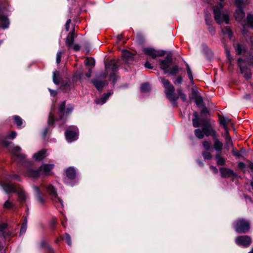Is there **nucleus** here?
<instances>
[{"label": "nucleus", "mask_w": 253, "mask_h": 253, "mask_svg": "<svg viewBox=\"0 0 253 253\" xmlns=\"http://www.w3.org/2000/svg\"><path fill=\"white\" fill-rule=\"evenodd\" d=\"M71 19H68L66 23V24H65L66 30L67 31H68L69 30V27H70V24L71 23Z\"/></svg>", "instance_id": "obj_53"}, {"label": "nucleus", "mask_w": 253, "mask_h": 253, "mask_svg": "<svg viewBox=\"0 0 253 253\" xmlns=\"http://www.w3.org/2000/svg\"><path fill=\"white\" fill-rule=\"evenodd\" d=\"M34 189L37 201L39 204H42L44 203L45 200L42 197H41L39 188L37 187H35Z\"/></svg>", "instance_id": "obj_22"}, {"label": "nucleus", "mask_w": 253, "mask_h": 253, "mask_svg": "<svg viewBox=\"0 0 253 253\" xmlns=\"http://www.w3.org/2000/svg\"><path fill=\"white\" fill-rule=\"evenodd\" d=\"M66 173L67 176L70 179L74 178L76 175L75 169L73 168H69L67 169Z\"/></svg>", "instance_id": "obj_27"}, {"label": "nucleus", "mask_w": 253, "mask_h": 253, "mask_svg": "<svg viewBox=\"0 0 253 253\" xmlns=\"http://www.w3.org/2000/svg\"><path fill=\"white\" fill-rule=\"evenodd\" d=\"M216 160L217 164L219 165H223L224 164V160L219 155L216 156Z\"/></svg>", "instance_id": "obj_35"}, {"label": "nucleus", "mask_w": 253, "mask_h": 253, "mask_svg": "<svg viewBox=\"0 0 253 253\" xmlns=\"http://www.w3.org/2000/svg\"><path fill=\"white\" fill-rule=\"evenodd\" d=\"M21 149L19 146H15L12 148L11 152L12 155L16 157L17 160L21 161L25 158V155L21 153Z\"/></svg>", "instance_id": "obj_10"}, {"label": "nucleus", "mask_w": 253, "mask_h": 253, "mask_svg": "<svg viewBox=\"0 0 253 253\" xmlns=\"http://www.w3.org/2000/svg\"><path fill=\"white\" fill-rule=\"evenodd\" d=\"M239 167L241 168H244L245 167V165L243 163H239Z\"/></svg>", "instance_id": "obj_63"}, {"label": "nucleus", "mask_w": 253, "mask_h": 253, "mask_svg": "<svg viewBox=\"0 0 253 253\" xmlns=\"http://www.w3.org/2000/svg\"><path fill=\"white\" fill-rule=\"evenodd\" d=\"M59 76V73L57 72H54L53 73V82L55 84H59V81L57 77Z\"/></svg>", "instance_id": "obj_37"}, {"label": "nucleus", "mask_w": 253, "mask_h": 253, "mask_svg": "<svg viewBox=\"0 0 253 253\" xmlns=\"http://www.w3.org/2000/svg\"><path fill=\"white\" fill-rule=\"evenodd\" d=\"M9 24V22L7 18L0 13V27L5 29L8 27Z\"/></svg>", "instance_id": "obj_16"}, {"label": "nucleus", "mask_w": 253, "mask_h": 253, "mask_svg": "<svg viewBox=\"0 0 253 253\" xmlns=\"http://www.w3.org/2000/svg\"><path fill=\"white\" fill-rule=\"evenodd\" d=\"M150 88V85L147 83L143 84L141 85L140 87L141 91L143 92H147L148 91H149Z\"/></svg>", "instance_id": "obj_33"}, {"label": "nucleus", "mask_w": 253, "mask_h": 253, "mask_svg": "<svg viewBox=\"0 0 253 253\" xmlns=\"http://www.w3.org/2000/svg\"><path fill=\"white\" fill-rule=\"evenodd\" d=\"M49 91H50V93H51V94L52 95H53V96H55V95H56V91L53 90H51V89H49Z\"/></svg>", "instance_id": "obj_59"}, {"label": "nucleus", "mask_w": 253, "mask_h": 253, "mask_svg": "<svg viewBox=\"0 0 253 253\" xmlns=\"http://www.w3.org/2000/svg\"><path fill=\"white\" fill-rule=\"evenodd\" d=\"M144 65H145V67L147 68H148V69L152 68V67L151 66V64L148 62H146Z\"/></svg>", "instance_id": "obj_56"}, {"label": "nucleus", "mask_w": 253, "mask_h": 253, "mask_svg": "<svg viewBox=\"0 0 253 253\" xmlns=\"http://www.w3.org/2000/svg\"><path fill=\"white\" fill-rule=\"evenodd\" d=\"M230 121V120L228 118H220V123L223 126L224 128L225 129V131L227 130L226 127V124Z\"/></svg>", "instance_id": "obj_31"}, {"label": "nucleus", "mask_w": 253, "mask_h": 253, "mask_svg": "<svg viewBox=\"0 0 253 253\" xmlns=\"http://www.w3.org/2000/svg\"><path fill=\"white\" fill-rule=\"evenodd\" d=\"M65 239L66 240V241L67 242V243L69 245V246H71V244H72V242H71V237L70 236V235L67 234V233H66L65 234Z\"/></svg>", "instance_id": "obj_43"}, {"label": "nucleus", "mask_w": 253, "mask_h": 253, "mask_svg": "<svg viewBox=\"0 0 253 253\" xmlns=\"http://www.w3.org/2000/svg\"><path fill=\"white\" fill-rule=\"evenodd\" d=\"M10 177L13 179H18V176L17 175H11L10 176Z\"/></svg>", "instance_id": "obj_62"}, {"label": "nucleus", "mask_w": 253, "mask_h": 253, "mask_svg": "<svg viewBox=\"0 0 253 253\" xmlns=\"http://www.w3.org/2000/svg\"><path fill=\"white\" fill-rule=\"evenodd\" d=\"M210 168L214 173H217L218 169L215 167L211 166H210Z\"/></svg>", "instance_id": "obj_54"}, {"label": "nucleus", "mask_w": 253, "mask_h": 253, "mask_svg": "<svg viewBox=\"0 0 253 253\" xmlns=\"http://www.w3.org/2000/svg\"><path fill=\"white\" fill-rule=\"evenodd\" d=\"M223 7L222 3H219L217 6L213 7L214 17L215 21L219 24L223 23H228L229 16L226 13L221 11Z\"/></svg>", "instance_id": "obj_2"}, {"label": "nucleus", "mask_w": 253, "mask_h": 253, "mask_svg": "<svg viewBox=\"0 0 253 253\" xmlns=\"http://www.w3.org/2000/svg\"><path fill=\"white\" fill-rule=\"evenodd\" d=\"M226 55L228 57V58H229V59L230 60H231V58H230V55L229 54V51L228 49H226Z\"/></svg>", "instance_id": "obj_61"}, {"label": "nucleus", "mask_w": 253, "mask_h": 253, "mask_svg": "<svg viewBox=\"0 0 253 253\" xmlns=\"http://www.w3.org/2000/svg\"><path fill=\"white\" fill-rule=\"evenodd\" d=\"M187 74H188V77H189V79L191 80H193V78L192 72H189Z\"/></svg>", "instance_id": "obj_60"}, {"label": "nucleus", "mask_w": 253, "mask_h": 253, "mask_svg": "<svg viewBox=\"0 0 253 253\" xmlns=\"http://www.w3.org/2000/svg\"><path fill=\"white\" fill-rule=\"evenodd\" d=\"M195 134L199 139H203L205 136L203 128L202 129L200 128L196 129L195 130Z\"/></svg>", "instance_id": "obj_28"}, {"label": "nucleus", "mask_w": 253, "mask_h": 253, "mask_svg": "<svg viewBox=\"0 0 253 253\" xmlns=\"http://www.w3.org/2000/svg\"><path fill=\"white\" fill-rule=\"evenodd\" d=\"M6 225L5 223L0 224V232L2 231L6 227Z\"/></svg>", "instance_id": "obj_55"}, {"label": "nucleus", "mask_w": 253, "mask_h": 253, "mask_svg": "<svg viewBox=\"0 0 253 253\" xmlns=\"http://www.w3.org/2000/svg\"><path fill=\"white\" fill-rule=\"evenodd\" d=\"M248 3V0H236L235 4L238 7L235 13L236 19L239 21L241 20L245 17V12L242 7Z\"/></svg>", "instance_id": "obj_4"}, {"label": "nucleus", "mask_w": 253, "mask_h": 253, "mask_svg": "<svg viewBox=\"0 0 253 253\" xmlns=\"http://www.w3.org/2000/svg\"><path fill=\"white\" fill-rule=\"evenodd\" d=\"M143 51L145 53L151 56L153 58H155L159 56H162L164 55L163 51H157L151 48H144Z\"/></svg>", "instance_id": "obj_8"}, {"label": "nucleus", "mask_w": 253, "mask_h": 253, "mask_svg": "<svg viewBox=\"0 0 253 253\" xmlns=\"http://www.w3.org/2000/svg\"><path fill=\"white\" fill-rule=\"evenodd\" d=\"M235 242L238 245L247 247L251 243V238L248 236H240L236 238Z\"/></svg>", "instance_id": "obj_7"}, {"label": "nucleus", "mask_w": 253, "mask_h": 253, "mask_svg": "<svg viewBox=\"0 0 253 253\" xmlns=\"http://www.w3.org/2000/svg\"><path fill=\"white\" fill-rule=\"evenodd\" d=\"M47 190L49 194L51 196L53 200L55 202H58L61 206L63 207V201L58 197L56 189L51 185L49 184L47 187Z\"/></svg>", "instance_id": "obj_6"}, {"label": "nucleus", "mask_w": 253, "mask_h": 253, "mask_svg": "<svg viewBox=\"0 0 253 253\" xmlns=\"http://www.w3.org/2000/svg\"><path fill=\"white\" fill-rule=\"evenodd\" d=\"M123 57L124 61L128 64L130 63L133 60V55L127 50L124 51Z\"/></svg>", "instance_id": "obj_17"}, {"label": "nucleus", "mask_w": 253, "mask_h": 253, "mask_svg": "<svg viewBox=\"0 0 253 253\" xmlns=\"http://www.w3.org/2000/svg\"><path fill=\"white\" fill-rule=\"evenodd\" d=\"M143 51L145 53L151 56L153 58H155L159 56H162L164 55L163 51H157L151 48H144Z\"/></svg>", "instance_id": "obj_9"}, {"label": "nucleus", "mask_w": 253, "mask_h": 253, "mask_svg": "<svg viewBox=\"0 0 253 253\" xmlns=\"http://www.w3.org/2000/svg\"><path fill=\"white\" fill-rule=\"evenodd\" d=\"M214 148L217 151H220L222 149L223 144L217 138V136L214 137Z\"/></svg>", "instance_id": "obj_23"}, {"label": "nucleus", "mask_w": 253, "mask_h": 253, "mask_svg": "<svg viewBox=\"0 0 253 253\" xmlns=\"http://www.w3.org/2000/svg\"><path fill=\"white\" fill-rule=\"evenodd\" d=\"M45 153L46 151L45 150H42L40 151L37 153H35L33 157L36 160L40 161L45 157Z\"/></svg>", "instance_id": "obj_20"}, {"label": "nucleus", "mask_w": 253, "mask_h": 253, "mask_svg": "<svg viewBox=\"0 0 253 253\" xmlns=\"http://www.w3.org/2000/svg\"><path fill=\"white\" fill-rule=\"evenodd\" d=\"M204 148L206 150H209L211 148V143L208 141H204L203 142Z\"/></svg>", "instance_id": "obj_39"}, {"label": "nucleus", "mask_w": 253, "mask_h": 253, "mask_svg": "<svg viewBox=\"0 0 253 253\" xmlns=\"http://www.w3.org/2000/svg\"><path fill=\"white\" fill-rule=\"evenodd\" d=\"M172 63V57L171 55L167 56L165 60H161L160 68L162 69L165 74L169 73L171 75L176 74L178 71L177 66H174L171 69L169 67Z\"/></svg>", "instance_id": "obj_1"}, {"label": "nucleus", "mask_w": 253, "mask_h": 253, "mask_svg": "<svg viewBox=\"0 0 253 253\" xmlns=\"http://www.w3.org/2000/svg\"><path fill=\"white\" fill-rule=\"evenodd\" d=\"M26 174L29 177L33 178L37 177L42 175L40 168L38 169H36L32 168H28L27 169Z\"/></svg>", "instance_id": "obj_11"}, {"label": "nucleus", "mask_w": 253, "mask_h": 253, "mask_svg": "<svg viewBox=\"0 0 253 253\" xmlns=\"http://www.w3.org/2000/svg\"><path fill=\"white\" fill-rule=\"evenodd\" d=\"M17 133L15 131H12L7 134L6 138L10 139H13L16 136Z\"/></svg>", "instance_id": "obj_40"}, {"label": "nucleus", "mask_w": 253, "mask_h": 253, "mask_svg": "<svg viewBox=\"0 0 253 253\" xmlns=\"http://www.w3.org/2000/svg\"><path fill=\"white\" fill-rule=\"evenodd\" d=\"M74 32H72L70 33L68 37L66 39V44L69 47H71V46L74 44Z\"/></svg>", "instance_id": "obj_24"}, {"label": "nucleus", "mask_w": 253, "mask_h": 253, "mask_svg": "<svg viewBox=\"0 0 253 253\" xmlns=\"http://www.w3.org/2000/svg\"><path fill=\"white\" fill-rule=\"evenodd\" d=\"M86 64L89 65L93 66L95 64V62L93 60L87 59L85 60Z\"/></svg>", "instance_id": "obj_48"}, {"label": "nucleus", "mask_w": 253, "mask_h": 253, "mask_svg": "<svg viewBox=\"0 0 253 253\" xmlns=\"http://www.w3.org/2000/svg\"><path fill=\"white\" fill-rule=\"evenodd\" d=\"M54 121V117L51 115V114L49 115V120H48V124L49 125H52L53 124Z\"/></svg>", "instance_id": "obj_51"}, {"label": "nucleus", "mask_w": 253, "mask_h": 253, "mask_svg": "<svg viewBox=\"0 0 253 253\" xmlns=\"http://www.w3.org/2000/svg\"><path fill=\"white\" fill-rule=\"evenodd\" d=\"M177 92L179 96L182 100V101H185L186 100V96L183 93V91L180 88H179L177 89Z\"/></svg>", "instance_id": "obj_36"}, {"label": "nucleus", "mask_w": 253, "mask_h": 253, "mask_svg": "<svg viewBox=\"0 0 253 253\" xmlns=\"http://www.w3.org/2000/svg\"><path fill=\"white\" fill-rule=\"evenodd\" d=\"M235 50L238 54H240L242 53L243 50H244V49L242 47V46L239 44H237L236 46H235Z\"/></svg>", "instance_id": "obj_42"}, {"label": "nucleus", "mask_w": 253, "mask_h": 253, "mask_svg": "<svg viewBox=\"0 0 253 253\" xmlns=\"http://www.w3.org/2000/svg\"><path fill=\"white\" fill-rule=\"evenodd\" d=\"M19 200L21 202H24L26 199V196L25 192L23 191H21L19 192Z\"/></svg>", "instance_id": "obj_34"}, {"label": "nucleus", "mask_w": 253, "mask_h": 253, "mask_svg": "<svg viewBox=\"0 0 253 253\" xmlns=\"http://www.w3.org/2000/svg\"><path fill=\"white\" fill-rule=\"evenodd\" d=\"M91 74V69L89 68L88 69V72L86 74V76L88 78L90 77Z\"/></svg>", "instance_id": "obj_57"}, {"label": "nucleus", "mask_w": 253, "mask_h": 253, "mask_svg": "<svg viewBox=\"0 0 253 253\" xmlns=\"http://www.w3.org/2000/svg\"><path fill=\"white\" fill-rule=\"evenodd\" d=\"M210 32L212 33V34H214L215 33L214 30L212 28H210Z\"/></svg>", "instance_id": "obj_64"}, {"label": "nucleus", "mask_w": 253, "mask_h": 253, "mask_svg": "<svg viewBox=\"0 0 253 253\" xmlns=\"http://www.w3.org/2000/svg\"><path fill=\"white\" fill-rule=\"evenodd\" d=\"M54 165L52 164H43L40 168L42 175H47L53 168Z\"/></svg>", "instance_id": "obj_13"}, {"label": "nucleus", "mask_w": 253, "mask_h": 253, "mask_svg": "<svg viewBox=\"0 0 253 253\" xmlns=\"http://www.w3.org/2000/svg\"><path fill=\"white\" fill-rule=\"evenodd\" d=\"M220 171L221 172L222 176L223 177H225L228 175H229L232 172V171L230 169L224 168H221L220 169Z\"/></svg>", "instance_id": "obj_29"}, {"label": "nucleus", "mask_w": 253, "mask_h": 253, "mask_svg": "<svg viewBox=\"0 0 253 253\" xmlns=\"http://www.w3.org/2000/svg\"><path fill=\"white\" fill-rule=\"evenodd\" d=\"M201 113L203 114H206L208 113V110L206 107H203L201 110Z\"/></svg>", "instance_id": "obj_58"}, {"label": "nucleus", "mask_w": 253, "mask_h": 253, "mask_svg": "<svg viewBox=\"0 0 253 253\" xmlns=\"http://www.w3.org/2000/svg\"><path fill=\"white\" fill-rule=\"evenodd\" d=\"M222 32L224 34H227L230 37L231 36V32L228 27H226L225 29H222Z\"/></svg>", "instance_id": "obj_44"}, {"label": "nucleus", "mask_w": 253, "mask_h": 253, "mask_svg": "<svg viewBox=\"0 0 253 253\" xmlns=\"http://www.w3.org/2000/svg\"><path fill=\"white\" fill-rule=\"evenodd\" d=\"M70 48H72L75 51H78L80 49V47L79 45L74 43Z\"/></svg>", "instance_id": "obj_52"}, {"label": "nucleus", "mask_w": 253, "mask_h": 253, "mask_svg": "<svg viewBox=\"0 0 253 253\" xmlns=\"http://www.w3.org/2000/svg\"><path fill=\"white\" fill-rule=\"evenodd\" d=\"M238 61L241 73L244 74V76L246 79H250L251 77L250 71L243 67L242 64V59L241 58H239Z\"/></svg>", "instance_id": "obj_12"}, {"label": "nucleus", "mask_w": 253, "mask_h": 253, "mask_svg": "<svg viewBox=\"0 0 253 253\" xmlns=\"http://www.w3.org/2000/svg\"><path fill=\"white\" fill-rule=\"evenodd\" d=\"M194 116L195 117V118H194L192 120L193 125L195 127H199V126H200V125L198 122V120H199L198 114L197 112H194Z\"/></svg>", "instance_id": "obj_30"}, {"label": "nucleus", "mask_w": 253, "mask_h": 253, "mask_svg": "<svg viewBox=\"0 0 253 253\" xmlns=\"http://www.w3.org/2000/svg\"><path fill=\"white\" fill-rule=\"evenodd\" d=\"M235 230L239 233H245L250 229V224L244 219L238 220L234 226Z\"/></svg>", "instance_id": "obj_5"}, {"label": "nucleus", "mask_w": 253, "mask_h": 253, "mask_svg": "<svg viewBox=\"0 0 253 253\" xmlns=\"http://www.w3.org/2000/svg\"><path fill=\"white\" fill-rule=\"evenodd\" d=\"M13 119L14 120V123L16 124V125L20 127L23 124L22 119L19 116H15L13 117Z\"/></svg>", "instance_id": "obj_32"}, {"label": "nucleus", "mask_w": 253, "mask_h": 253, "mask_svg": "<svg viewBox=\"0 0 253 253\" xmlns=\"http://www.w3.org/2000/svg\"><path fill=\"white\" fill-rule=\"evenodd\" d=\"M2 186L4 191L7 194L15 192V188L11 184L8 183H3L2 184Z\"/></svg>", "instance_id": "obj_21"}, {"label": "nucleus", "mask_w": 253, "mask_h": 253, "mask_svg": "<svg viewBox=\"0 0 253 253\" xmlns=\"http://www.w3.org/2000/svg\"><path fill=\"white\" fill-rule=\"evenodd\" d=\"M72 108H65V102L63 101L61 103L59 107V111L60 113V119L62 118L64 114H68L69 112H71L72 110Z\"/></svg>", "instance_id": "obj_18"}, {"label": "nucleus", "mask_w": 253, "mask_h": 253, "mask_svg": "<svg viewBox=\"0 0 253 253\" xmlns=\"http://www.w3.org/2000/svg\"><path fill=\"white\" fill-rule=\"evenodd\" d=\"M247 21L248 24L252 27H253V15L250 14L247 17Z\"/></svg>", "instance_id": "obj_38"}, {"label": "nucleus", "mask_w": 253, "mask_h": 253, "mask_svg": "<svg viewBox=\"0 0 253 253\" xmlns=\"http://www.w3.org/2000/svg\"><path fill=\"white\" fill-rule=\"evenodd\" d=\"M65 136L68 142H72L77 139L78 133L74 131L68 130L65 132Z\"/></svg>", "instance_id": "obj_15"}, {"label": "nucleus", "mask_w": 253, "mask_h": 253, "mask_svg": "<svg viewBox=\"0 0 253 253\" xmlns=\"http://www.w3.org/2000/svg\"><path fill=\"white\" fill-rule=\"evenodd\" d=\"M202 155L205 159H211V155L209 152H204Z\"/></svg>", "instance_id": "obj_47"}, {"label": "nucleus", "mask_w": 253, "mask_h": 253, "mask_svg": "<svg viewBox=\"0 0 253 253\" xmlns=\"http://www.w3.org/2000/svg\"><path fill=\"white\" fill-rule=\"evenodd\" d=\"M112 93H113L112 92H109L108 93L104 94L103 96L101 98L96 99L95 101V103L97 104H99V105H102V104H104L106 102L107 99L108 98V97L111 94H112Z\"/></svg>", "instance_id": "obj_19"}, {"label": "nucleus", "mask_w": 253, "mask_h": 253, "mask_svg": "<svg viewBox=\"0 0 253 253\" xmlns=\"http://www.w3.org/2000/svg\"><path fill=\"white\" fill-rule=\"evenodd\" d=\"M93 83L98 90L101 89L106 84L105 81H101L97 79L94 80Z\"/></svg>", "instance_id": "obj_25"}, {"label": "nucleus", "mask_w": 253, "mask_h": 253, "mask_svg": "<svg viewBox=\"0 0 253 253\" xmlns=\"http://www.w3.org/2000/svg\"><path fill=\"white\" fill-rule=\"evenodd\" d=\"M160 79L165 88V92L166 96L171 101H175L177 99L178 97L176 96L174 93V87L173 85L168 80L164 78L161 77Z\"/></svg>", "instance_id": "obj_3"}, {"label": "nucleus", "mask_w": 253, "mask_h": 253, "mask_svg": "<svg viewBox=\"0 0 253 253\" xmlns=\"http://www.w3.org/2000/svg\"><path fill=\"white\" fill-rule=\"evenodd\" d=\"M13 206L12 203L8 200L5 202L4 204V207L7 209H10Z\"/></svg>", "instance_id": "obj_45"}, {"label": "nucleus", "mask_w": 253, "mask_h": 253, "mask_svg": "<svg viewBox=\"0 0 253 253\" xmlns=\"http://www.w3.org/2000/svg\"><path fill=\"white\" fill-rule=\"evenodd\" d=\"M182 78L181 77H178L174 82V83L176 84L180 85L182 83Z\"/></svg>", "instance_id": "obj_50"}, {"label": "nucleus", "mask_w": 253, "mask_h": 253, "mask_svg": "<svg viewBox=\"0 0 253 253\" xmlns=\"http://www.w3.org/2000/svg\"><path fill=\"white\" fill-rule=\"evenodd\" d=\"M62 55V52L58 51L56 55V62L59 63L61 61V57Z\"/></svg>", "instance_id": "obj_49"}, {"label": "nucleus", "mask_w": 253, "mask_h": 253, "mask_svg": "<svg viewBox=\"0 0 253 253\" xmlns=\"http://www.w3.org/2000/svg\"><path fill=\"white\" fill-rule=\"evenodd\" d=\"M225 137L226 145L228 148H230L232 146V142L231 138L229 135V132L228 130H226L225 131V135L224 136Z\"/></svg>", "instance_id": "obj_26"}, {"label": "nucleus", "mask_w": 253, "mask_h": 253, "mask_svg": "<svg viewBox=\"0 0 253 253\" xmlns=\"http://www.w3.org/2000/svg\"><path fill=\"white\" fill-rule=\"evenodd\" d=\"M27 221H25L22 224V226L21 228V230H20V234H24L25 233V232L26 231V229H27Z\"/></svg>", "instance_id": "obj_41"}, {"label": "nucleus", "mask_w": 253, "mask_h": 253, "mask_svg": "<svg viewBox=\"0 0 253 253\" xmlns=\"http://www.w3.org/2000/svg\"><path fill=\"white\" fill-rule=\"evenodd\" d=\"M203 130L204 131L205 136H208L211 135L213 138L217 136L215 130L211 126L204 127H203Z\"/></svg>", "instance_id": "obj_14"}, {"label": "nucleus", "mask_w": 253, "mask_h": 253, "mask_svg": "<svg viewBox=\"0 0 253 253\" xmlns=\"http://www.w3.org/2000/svg\"><path fill=\"white\" fill-rule=\"evenodd\" d=\"M195 102L198 105H202L203 103V99L201 96H198L195 99Z\"/></svg>", "instance_id": "obj_46"}]
</instances>
